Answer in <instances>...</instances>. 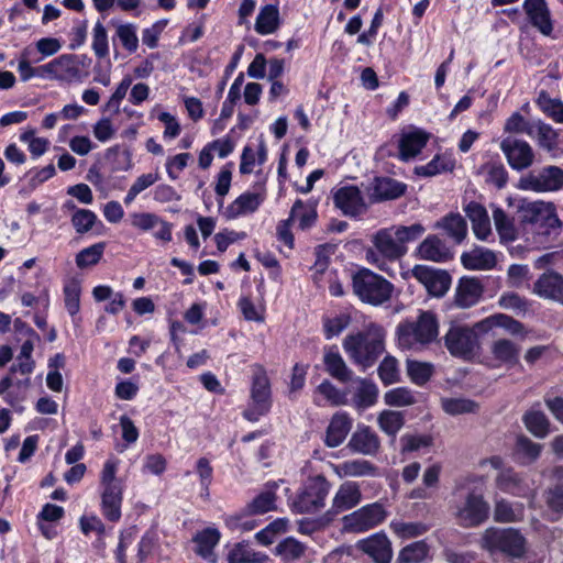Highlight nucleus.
<instances>
[{
    "mask_svg": "<svg viewBox=\"0 0 563 563\" xmlns=\"http://www.w3.org/2000/svg\"><path fill=\"white\" fill-rule=\"evenodd\" d=\"M385 329L376 323H371L364 330L345 336L343 349L350 360L365 372L375 365L385 352Z\"/></svg>",
    "mask_w": 563,
    "mask_h": 563,
    "instance_id": "f257e3e1",
    "label": "nucleus"
},
{
    "mask_svg": "<svg viewBox=\"0 0 563 563\" xmlns=\"http://www.w3.org/2000/svg\"><path fill=\"white\" fill-rule=\"evenodd\" d=\"M439 321L434 312L422 310L416 319H405L395 329L397 346L402 351L421 352L437 341Z\"/></svg>",
    "mask_w": 563,
    "mask_h": 563,
    "instance_id": "f03ea898",
    "label": "nucleus"
},
{
    "mask_svg": "<svg viewBox=\"0 0 563 563\" xmlns=\"http://www.w3.org/2000/svg\"><path fill=\"white\" fill-rule=\"evenodd\" d=\"M354 295L364 303L378 307L389 301L394 285L368 268H360L352 275Z\"/></svg>",
    "mask_w": 563,
    "mask_h": 563,
    "instance_id": "7ed1b4c3",
    "label": "nucleus"
},
{
    "mask_svg": "<svg viewBox=\"0 0 563 563\" xmlns=\"http://www.w3.org/2000/svg\"><path fill=\"white\" fill-rule=\"evenodd\" d=\"M331 484L325 476H309L296 495L289 498V507L294 514H317L325 506Z\"/></svg>",
    "mask_w": 563,
    "mask_h": 563,
    "instance_id": "20e7f679",
    "label": "nucleus"
},
{
    "mask_svg": "<svg viewBox=\"0 0 563 563\" xmlns=\"http://www.w3.org/2000/svg\"><path fill=\"white\" fill-rule=\"evenodd\" d=\"M526 538L516 528H487L481 539L484 550L490 554L500 553L507 558L520 559L526 553Z\"/></svg>",
    "mask_w": 563,
    "mask_h": 563,
    "instance_id": "39448f33",
    "label": "nucleus"
},
{
    "mask_svg": "<svg viewBox=\"0 0 563 563\" xmlns=\"http://www.w3.org/2000/svg\"><path fill=\"white\" fill-rule=\"evenodd\" d=\"M479 333L476 323L473 327L452 323L444 335V345L452 356L471 360L479 352Z\"/></svg>",
    "mask_w": 563,
    "mask_h": 563,
    "instance_id": "423d86ee",
    "label": "nucleus"
},
{
    "mask_svg": "<svg viewBox=\"0 0 563 563\" xmlns=\"http://www.w3.org/2000/svg\"><path fill=\"white\" fill-rule=\"evenodd\" d=\"M407 253V247H401L391 228L379 230L373 238V247L366 251V261L379 268L387 271L389 262L401 258Z\"/></svg>",
    "mask_w": 563,
    "mask_h": 563,
    "instance_id": "0eeeda50",
    "label": "nucleus"
},
{
    "mask_svg": "<svg viewBox=\"0 0 563 563\" xmlns=\"http://www.w3.org/2000/svg\"><path fill=\"white\" fill-rule=\"evenodd\" d=\"M455 516L463 528H476L487 521L490 515V505L484 494L476 489H468L455 506Z\"/></svg>",
    "mask_w": 563,
    "mask_h": 563,
    "instance_id": "6e6552de",
    "label": "nucleus"
},
{
    "mask_svg": "<svg viewBox=\"0 0 563 563\" xmlns=\"http://www.w3.org/2000/svg\"><path fill=\"white\" fill-rule=\"evenodd\" d=\"M523 221L533 225L539 243L548 241L550 236H558L562 230V222L552 203H529L525 209Z\"/></svg>",
    "mask_w": 563,
    "mask_h": 563,
    "instance_id": "1a4fd4ad",
    "label": "nucleus"
},
{
    "mask_svg": "<svg viewBox=\"0 0 563 563\" xmlns=\"http://www.w3.org/2000/svg\"><path fill=\"white\" fill-rule=\"evenodd\" d=\"M388 517L386 507L375 501L365 505L343 517V528L347 532L362 533L383 523Z\"/></svg>",
    "mask_w": 563,
    "mask_h": 563,
    "instance_id": "9d476101",
    "label": "nucleus"
},
{
    "mask_svg": "<svg viewBox=\"0 0 563 563\" xmlns=\"http://www.w3.org/2000/svg\"><path fill=\"white\" fill-rule=\"evenodd\" d=\"M271 396L267 375L264 372L254 374L251 386V404L243 411V417L251 422L258 421L272 407Z\"/></svg>",
    "mask_w": 563,
    "mask_h": 563,
    "instance_id": "9b49d317",
    "label": "nucleus"
},
{
    "mask_svg": "<svg viewBox=\"0 0 563 563\" xmlns=\"http://www.w3.org/2000/svg\"><path fill=\"white\" fill-rule=\"evenodd\" d=\"M411 272L412 276L424 286L432 297H443L450 289L452 278L443 269L428 265H416Z\"/></svg>",
    "mask_w": 563,
    "mask_h": 563,
    "instance_id": "f8f14e48",
    "label": "nucleus"
},
{
    "mask_svg": "<svg viewBox=\"0 0 563 563\" xmlns=\"http://www.w3.org/2000/svg\"><path fill=\"white\" fill-rule=\"evenodd\" d=\"M500 148L510 167L517 172L529 168L534 162V151L526 141L508 136L501 141Z\"/></svg>",
    "mask_w": 563,
    "mask_h": 563,
    "instance_id": "ddd939ff",
    "label": "nucleus"
},
{
    "mask_svg": "<svg viewBox=\"0 0 563 563\" xmlns=\"http://www.w3.org/2000/svg\"><path fill=\"white\" fill-rule=\"evenodd\" d=\"M334 205L341 212L350 218H358L363 216L367 206L357 187L346 186L335 191L333 196Z\"/></svg>",
    "mask_w": 563,
    "mask_h": 563,
    "instance_id": "4468645a",
    "label": "nucleus"
},
{
    "mask_svg": "<svg viewBox=\"0 0 563 563\" xmlns=\"http://www.w3.org/2000/svg\"><path fill=\"white\" fill-rule=\"evenodd\" d=\"M532 292L538 297L563 305V275L549 269L534 282Z\"/></svg>",
    "mask_w": 563,
    "mask_h": 563,
    "instance_id": "2eb2a0df",
    "label": "nucleus"
},
{
    "mask_svg": "<svg viewBox=\"0 0 563 563\" xmlns=\"http://www.w3.org/2000/svg\"><path fill=\"white\" fill-rule=\"evenodd\" d=\"M356 548L367 554L375 563H390L393 558L391 542L383 531L358 540Z\"/></svg>",
    "mask_w": 563,
    "mask_h": 563,
    "instance_id": "dca6fc26",
    "label": "nucleus"
},
{
    "mask_svg": "<svg viewBox=\"0 0 563 563\" xmlns=\"http://www.w3.org/2000/svg\"><path fill=\"white\" fill-rule=\"evenodd\" d=\"M431 134L419 128L401 131L398 140L399 159L407 162L416 157L427 145Z\"/></svg>",
    "mask_w": 563,
    "mask_h": 563,
    "instance_id": "f3484780",
    "label": "nucleus"
},
{
    "mask_svg": "<svg viewBox=\"0 0 563 563\" xmlns=\"http://www.w3.org/2000/svg\"><path fill=\"white\" fill-rule=\"evenodd\" d=\"M362 500V493L355 482H345L338 488L330 509L329 517H334L357 506Z\"/></svg>",
    "mask_w": 563,
    "mask_h": 563,
    "instance_id": "a211bd4d",
    "label": "nucleus"
},
{
    "mask_svg": "<svg viewBox=\"0 0 563 563\" xmlns=\"http://www.w3.org/2000/svg\"><path fill=\"white\" fill-rule=\"evenodd\" d=\"M347 448L358 454L374 456L380 448V440L371 427L360 424L352 433Z\"/></svg>",
    "mask_w": 563,
    "mask_h": 563,
    "instance_id": "6ab92c4d",
    "label": "nucleus"
},
{
    "mask_svg": "<svg viewBox=\"0 0 563 563\" xmlns=\"http://www.w3.org/2000/svg\"><path fill=\"white\" fill-rule=\"evenodd\" d=\"M496 486L505 494L516 497H529L533 493V488L523 479V477L508 467L501 470L496 477Z\"/></svg>",
    "mask_w": 563,
    "mask_h": 563,
    "instance_id": "aec40b11",
    "label": "nucleus"
},
{
    "mask_svg": "<svg viewBox=\"0 0 563 563\" xmlns=\"http://www.w3.org/2000/svg\"><path fill=\"white\" fill-rule=\"evenodd\" d=\"M406 185L395 178H373L367 194L373 202L397 199L405 194Z\"/></svg>",
    "mask_w": 563,
    "mask_h": 563,
    "instance_id": "412c9836",
    "label": "nucleus"
},
{
    "mask_svg": "<svg viewBox=\"0 0 563 563\" xmlns=\"http://www.w3.org/2000/svg\"><path fill=\"white\" fill-rule=\"evenodd\" d=\"M522 5L530 23L543 35H550L553 23L545 0H525Z\"/></svg>",
    "mask_w": 563,
    "mask_h": 563,
    "instance_id": "4be33fe9",
    "label": "nucleus"
},
{
    "mask_svg": "<svg viewBox=\"0 0 563 563\" xmlns=\"http://www.w3.org/2000/svg\"><path fill=\"white\" fill-rule=\"evenodd\" d=\"M353 420L349 413L339 411L334 413L325 430L324 444L328 448H338L346 439L352 429Z\"/></svg>",
    "mask_w": 563,
    "mask_h": 563,
    "instance_id": "5701e85b",
    "label": "nucleus"
},
{
    "mask_svg": "<svg viewBox=\"0 0 563 563\" xmlns=\"http://www.w3.org/2000/svg\"><path fill=\"white\" fill-rule=\"evenodd\" d=\"M416 256L424 261L444 263L452 258V253L439 236L428 235L418 245Z\"/></svg>",
    "mask_w": 563,
    "mask_h": 563,
    "instance_id": "b1692460",
    "label": "nucleus"
},
{
    "mask_svg": "<svg viewBox=\"0 0 563 563\" xmlns=\"http://www.w3.org/2000/svg\"><path fill=\"white\" fill-rule=\"evenodd\" d=\"M220 539L221 533L214 527H208L198 531L192 538V541L196 544V554L210 563H216L217 559L214 548L220 542Z\"/></svg>",
    "mask_w": 563,
    "mask_h": 563,
    "instance_id": "393cba45",
    "label": "nucleus"
},
{
    "mask_svg": "<svg viewBox=\"0 0 563 563\" xmlns=\"http://www.w3.org/2000/svg\"><path fill=\"white\" fill-rule=\"evenodd\" d=\"M483 295V286L476 278L463 277L455 289L454 302L460 308L476 305Z\"/></svg>",
    "mask_w": 563,
    "mask_h": 563,
    "instance_id": "a878e982",
    "label": "nucleus"
},
{
    "mask_svg": "<svg viewBox=\"0 0 563 563\" xmlns=\"http://www.w3.org/2000/svg\"><path fill=\"white\" fill-rule=\"evenodd\" d=\"M347 389H340L334 386L330 380L324 379L314 391L313 402L318 407L331 405L334 407L347 405L349 402Z\"/></svg>",
    "mask_w": 563,
    "mask_h": 563,
    "instance_id": "bb28decb",
    "label": "nucleus"
},
{
    "mask_svg": "<svg viewBox=\"0 0 563 563\" xmlns=\"http://www.w3.org/2000/svg\"><path fill=\"white\" fill-rule=\"evenodd\" d=\"M323 364L325 371L334 379L341 383H347L352 379L353 372L347 367L335 345L325 349Z\"/></svg>",
    "mask_w": 563,
    "mask_h": 563,
    "instance_id": "cd10ccee",
    "label": "nucleus"
},
{
    "mask_svg": "<svg viewBox=\"0 0 563 563\" xmlns=\"http://www.w3.org/2000/svg\"><path fill=\"white\" fill-rule=\"evenodd\" d=\"M317 218L318 213L316 202H303L301 199H297L295 201L288 217V219L301 231L312 228Z\"/></svg>",
    "mask_w": 563,
    "mask_h": 563,
    "instance_id": "c85d7f7f",
    "label": "nucleus"
},
{
    "mask_svg": "<svg viewBox=\"0 0 563 563\" xmlns=\"http://www.w3.org/2000/svg\"><path fill=\"white\" fill-rule=\"evenodd\" d=\"M527 430L539 439H544L551 432V423L547 415L540 409V404L533 405L522 417Z\"/></svg>",
    "mask_w": 563,
    "mask_h": 563,
    "instance_id": "c756f323",
    "label": "nucleus"
},
{
    "mask_svg": "<svg viewBox=\"0 0 563 563\" xmlns=\"http://www.w3.org/2000/svg\"><path fill=\"white\" fill-rule=\"evenodd\" d=\"M542 448V444L533 442L528 437L519 435L512 450V459L519 465H530L540 457Z\"/></svg>",
    "mask_w": 563,
    "mask_h": 563,
    "instance_id": "7c9ffc66",
    "label": "nucleus"
},
{
    "mask_svg": "<svg viewBox=\"0 0 563 563\" xmlns=\"http://www.w3.org/2000/svg\"><path fill=\"white\" fill-rule=\"evenodd\" d=\"M465 212L472 222L475 236L478 240L486 241L492 234L490 221L486 209L477 202H470L465 208Z\"/></svg>",
    "mask_w": 563,
    "mask_h": 563,
    "instance_id": "2f4dec72",
    "label": "nucleus"
},
{
    "mask_svg": "<svg viewBox=\"0 0 563 563\" xmlns=\"http://www.w3.org/2000/svg\"><path fill=\"white\" fill-rule=\"evenodd\" d=\"M463 266L467 269H492L496 266V254L485 247L476 246L461 256Z\"/></svg>",
    "mask_w": 563,
    "mask_h": 563,
    "instance_id": "473e14b6",
    "label": "nucleus"
},
{
    "mask_svg": "<svg viewBox=\"0 0 563 563\" xmlns=\"http://www.w3.org/2000/svg\"><path fill=\"white\" fill-rule=\"evenodd\" d=\"M477 329L486 333L495 327L503 328L512 335H520L523 333V324L514 319L512 317L504 313H496L485 318L476 323Z\"/></svg>",
    "mask_w": 563,
    "mask_h": 563,
    "instance_id": "72a5a7b5",
    "label": "nucleus"
},
{
    "mask_svg": "<svg viewBox=\"0 0 563 563\" xmlns=\"http://www.w3.org/2000/svg\"><path fill=\"white\" fill-rule=\"evenodd\" d=\"M525 508L521 503H512L505 498H496L494 520L499 523L519 522L523 519Z\"/></svg>",
    "mask_w": 563,
    "mask_h": 563,
    "instance_id": "f704fd0d",
    "label": "nucleus"
},
{
    "mask_svg": "<svg viewBox=\"0 0 563 563\" xmlns=\"http://www.w3.org/2000/svg\"><path fill=\"white\" fill-rule=\"evenodd\" d=\"M123 500V488H106L101 493V511L103 517L118 522L121 519V506Z\"/></svg>",
    "mask_w": 563,
    "mask_h": 563,
    "instance_id": "c9c22d12",
    "label": "nucleus"
},
{
    "mask_svg": "<svg viewBox=\"0 0 563 563\" xmlns=\"http://www.w3.org/2000/svg\"><path fill=\"white\" fill-rule=\"evenodd\" d=\"M378 387L368 379L360 378L358 386L354 393L352 404L356 410L363 411L373 407L377 402Z\"/></svg>",
    "mask_w": 563,
    "mask_h": 563,
    "instance_id": "e433bc0d",
    "label": "nucleus"
},
{
    "mask_svg": "<svg viewBox=\"0 0 563 563\" xmlns=\"http://www.w3.org/2000/svg\"><path fill=\"white\" fill-rule=\"evenodd\" d=\"M64 303L65 309L71 317L73 323L78 324L81 321L79 317L80 311V295L81 286L76 279H71L64 285Z\"/></svg>",
    "mask_w": 563,
    "mask_h": 563,
    "instance_id": "4c0bfd02",
    "label": "nucleus"
},
{
    "mask_svg": "<svg viewBox=\"0 0 563 563\" xmlns=\"http://www.w3.org/2000/svg\"><path fill=\"white\" fill-rule=\"evenodd\" d=\"M490 352L495 360L508 365L515 366L519 363V346L508 339L496 340L490 349Z\"/></svg>",
    "mask_w": 563,
    "mask_h": 563,
    "instance_id": "58836bf2",
    "label": "nucleus"
},
{
    "mask_svg": "<svg viewBox=\"0 0 563 563\" xmlns=\"http://www.w3.org/2000/svg\"><path fill=\"white\" fill-rule=\"evenodd\" d=\"M307 550L308 547L294 537L285 538L276 545V554L284 563H295L301 560Z\"/></svg>",
    "mask_w": 563,
    "mask_h": 563,
    "instance_id": "ea45409f",
    "label": "nucleus"
},
{
    "mask_svg": "<svg viewBox=\"0 0 563 563\" xmlns=\"http://www.w3.org/2000/svg\"><path fill=\"white\" fill-rule=\"evenodd\" d=\"M435 228L442 229L456 243H461L467 233V224L460 213H450L437 222Z\"/></svg>",
    "mask_w": 563,
    "mask_h": 563,
    "instance_id": "a19ab883",
    "label": "nucleus"
},
{
    "mask_svg": "<svg viewBox=\"0 0 563 563\" xmlns=\"http://www.w3.org/2000/svg\"><path fill=\"white\" fill-rule=\"evenodd\" d=\"M54 80L71 81L79 76L76 56L73 54H63L53 59Z\"/></svg>",
    "mask_w": 563,
    "mask_h": 563,
    "instance_id": "79ce46f5",
    "label": "nucleus"
},
{
    "mask_svg": "<svg viewBox=\"0 0 563 563\" xmlns=\"http://www.w3.org/2000/svg\"><path fill=\"white\" fill-rule=\"evenodd\" d=\"M430 556V545L426 540L415 541L404 547L396 563H424Z\"/></svg>",
    "mask_w": 563,
    "mask_h": 563,
    "instance_id": "37998d69",
    "label": "nucleus"
},
{
    "mask_svg": "<svg viewBox=\"0 0 563 563\" xmlns=\"http://www.w3.org/2000/svg\"><path fill=\"white\" fill-rule=\"evenodd\" d=\"M279 26V10L274 4H266L256 18L255 31L261 35L274 33Z\"/></svg>",
    "mask_w": 563,
    "mask_h": 563,
    "instance_id": "c03bdc74",
    "label": "nucleus"
},
{
    "mask_svg": "<svg viewBox=\"0 0 563 563\" xmlns=\"http://www.w3.org/2000/svg\"><path fill=\"white\" fill-rule=\"evenodd\" d=\"M538 146L547 152H553L559 146V133L550 124L541 120L534 121V135Z\"/></svg>",
    "mask_w": 563,
    "mask_h": 563,
    "instance_id": "a18cd8bd",
    "label": "nucleus"
},
{
    "mask_svg": "<svg viewBox=\"0 0 563 563\" xmlns=\"http://www.w3.org/2000/svg\"><path fill=\"white\" fill-rule=\"evenodd\" d=\"M267 489L258 494L247 506L253 515L266 514L276 508L275 490L278 488L277 482L267 483Z\"/></svg>",
    "mask_w": 563,
    "mask_h": 563,
    "instance_id": "49530a36",
    "label": "nucleus"
},
{
    "mask_svg": "<svg viewBox=\"0 0 563 563\" xmlns=\"http://www.w3.org/2000/svg\"><path fill=\"white\" fill-rule=\"evenodd\" d=\"M268 560L267 554L255 551L244 543L235 544L228 554L229 563H267Z\"/></svg>",
    "mask_w": 563,
    "mask_h": 563,
    "instance_id": "de8ad7c7",
    "label": "nucleus"
},
{
    "mask_svg": "<svg viewBox=\"0 0 563 563\" xmlns=\"http://www.w3.org/2000/svg\"><path fill=\"white\" fill-rule=\"evenodd\" d=\"M389 528L400 539H413L427 533L430 525L422 521L391 520Z\"/></svg>",
    "mask_w": 563,
    "mask_h": 563,
    "instance_id": "09e8293b",
    "label": "nucleus"
},
{
    "mask_svg": "<svg viewBox=\"0 0 563 563\" xmlns=\"http://www.w3.org/2000/svg\"><path fill=\"white\" fill-rule=\"evenodd\" d=\"M517 187L536 192L556 191L563 187V178H519Z\"/></svg>",
    "mask_w": 563,
    "mask_h": 563,
    "instance_id": "8fccbe9b",
    "label": "nucleus"
},
{
    "mask_svg": "<svg viewBox=\"0 0 563 563\" xmlns=\"http://www.w3.org/2000/svg\"><path fill=\"white\" fill-rule=\"evenodd\" d=\"M340 467L343 474L350 477L376 476L378 474L377 466L364 459L344 461Z\"/></svg>",
    "mask_w": 563,
    "mask_h": 563,
    "instance_id": "3c124183",
    "label": "nucleus"
},
{
    "mask_svg": "<svg viewBox=\"0 0 563 563\" xmlns=\"http://www.w3.org/2000/svg\"><path fill=\"white\" fill-rule=\"evenodd\" d=\"M493 219L501 242H512L517 239V229L501 208L493 210Z\"/></svg>",
    "mask_w": 563,
    "mask_h": 563,
    "instance_id": "603ef678",
    "label": "nucleus"
},
{
    "mask_svg": "<svg viewBox=\"0 0 563 563\" xmlns=\"http://www.w3.org/2000/svg\"><path fill=\"white\" fill-rule=\"evenodd\" d=\"M454 159L446 155H437L426 166L415 167L416 176H435L441 173H451L454 168Z\"/></svg>",
    "mask_w": 563,
    "mask_h": 563,
    "instance_id": "864d4df0",
    "label": "nucleus"
},
{
    "mask_svg": "<svg viewBox=\"0 0 563 563\" xmlns=\"http://www.w3.org/2000/svg\"><path fill=\"white\" fill-rule=\"evenodd\" d=\"M106 250L104 242L95 243L88 247L82 249L76 254L75 262L78 268L84 269L97 265Z\"/></svg>",
    "mask_w": 563,
    "mask_h": 563,
    "instance_id": "5fc2aeb1",
    "label": "nucleus"
},
{
    "mask_svg": "<svg viewBox=\"0 0 563 563\" xmlns=\"http://www.w3.org/2000/svg\"><path fill=\"white\" fill-rule=\"evenodd\" d=\"M70 222L78 234L89 232L96 223L102 225L97 214L89 209H76L70 218Z\"/></svg>",
    "mask_w": 563,
    "mask_h": 563,
    "instance_id": "6e6d98bb",
    "label": "nucleus"
},
{
    "mask_svg": "<svg viewBox=\"0 0 563 563\" xmlns=\"http://www.w3.org/2000/svg\"><path fill=\"white\" fill-rule=\"evenodd\" d=\"M379 428L389 437H396L398 431L402 428L405 420L400 412L384 410L377 418Z\"/></svg>",
    "mask_w": 563,
    "mask_h": 563,
    "instance_id": "4d7b16f0",
    "label": "nucleus"
},
{
    "mask_svg": "<svg viewBox=\"0 0 563 563\" xmlns=\"http://www.w3.org/2000/svg\"><path fill=\"white\" fill-rule=\"evenodd\" d=\"M441 405L442 409L451 416L475 412L478 408L474 400L467 398H442Z\"/></svg>",
    "mask_w": 563,
    "mask_h": 563,
    "instance_id": "13d9d810",
    "label": "nucleus"
},
{
    "mask_svg": "<svg viewBox=\"0 0 563 563\" xmlns=\"http://www.w3.org/2000/svg\"><path fill=\"white\" fill-rule=\"evenodd\" d=\"M498 305L503 309L512 310L517 314H526L530 308L529 300L515 291L504 292L498 299Z\"/></svg>",
    "mask_w": 563,
    "mask_h": 563,
    "instance_id": "bf43d9fd",
    "label": "nucleus"
},
{
    "mask_svg": "<svg viewBox=\"0 0 563 563\" xmlns=\"http://www.w3.org/2000/svg\"><path fill=\"white\" fill-rule=\"evenodd\" d=\"M407 372L413 384L422 386L431 378L433 365L419 361H408Z\"/></svg>",
    "mask_w": 563,
    "mask_h": 563,
    "instance_id": "052dcab7",
    "label": "nucleus"
},
{
    "mask_svg": "<svg viewBox=\"0 0 563 563\" xmlns=\"http://www.w3.org/2000/svg\"><path fill=\"white\" fill-rule=\"evenodd\" d=\"M504 131L514 134L534 135V121H527L519 112H514L505 122Z\"/></svg>",
    "mask_w": 563,
    "mask_h": 563,
    "instance_id": "680f3d73",
    "label": "nucleus"
},
{
    "mask_svg": "<svg viewBox=\"0 0 563 563\" xmlns=\"http://www.w3.org/2000/svg\"><path fill=\"white\" fill-rule=\"evenodd\" d=\"M391 230L400 243L401 247H407V243L417 241L422 236L426 228L421 223H412L410 225H394Z\"/></svg>",
    "mask_w": 563,
    "mask_h": 563,
    "instance_id": "e2e57ef3",
    "label": "nucleus"
},
{
    "mask_svg": "<svg viewBox=\"0 0 563 563\" xmlns=\"http://www.w3.org/2000/svg\"><path fill=\"white\" fill-rule=\"evenodd\" d=\"M384 401L391 407H405L416 402L413 393L407 387L393 388L385 393Z\"/></svg>",
    "mask_w": 563,
    "mask_h": 563,
    "instance_id": "0e129e2a",
    "label": "nucleus"
},
{
    "mask_svg": "<svg viewBox=\"0 0 563 563\" xmlns=\"http://www.w3.org/2000/svg\"><path fill=\"white\" fill-rule=\"evenodd\" d=\"M537 102L548 117L558 123H563V102L561 100L552 99L542 91Z\"/></svg>",
    "mask_w": 563,
    "mask_h": 563,
    "instance_id": "69168bd1",
    "label": "nucleus"
},
{
    "mask_svg": "<svg viewBox=\"0 0 563 563\" xmlns=\"http://www.w3.org/2000/svg\"><path fill=\"white\" fill-rule=\"evenodd\" d=\"M351 318L341 313L332 318L323 319V332L327 340L339 336L350 324Z\"/></svg>",
    "mask_w": 563,
    "mask_h": 563,
    "instance_id": "338daca9",
    "label": "nucleus"
},
{
    "mask_svg": "<svg viewBox=\"0 0 563 563\" xmlns=\"http://www.w3.org/2000/svg\"><path fill=\"white\" fill-rule=\"evenodd\" d=\"M378 376L384 385H391L399 380L398 362L394 356H385L378 366Z\"/></svg>",
    "mask_w": 563,
    "mask_h": 563,
    "instance_id": "774afa93",
    "label": "nucleus"
}]
</instances>
